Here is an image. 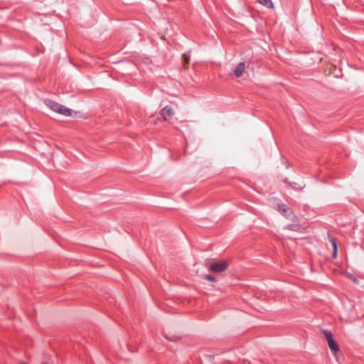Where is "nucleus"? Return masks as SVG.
<instances>
[{"label":"nucleus","instance_id":"obj_3","mask_svg":"<svg viewBox=\"0 0 364 364\" xmlns=\"http://www.w3.org/2000/svg\"><path fill=\"white\" fill-rule=\"evenodd\" d=\"M323 334L324 335V336L328 342L329 348L334 353H336L339 350V347H338V343L333 340L332 333L329 331L323 330Z\"/></svg>","mask_w":364,"mask_h":364},{"label":"nucleus","instance_id":"obj_2","mask_svg":"<svg viewBox=\"0 0 364 364\" xmlns=\"http://www.w3.org/2000/svg\"><path fill=\"white\" fill-rule=\"evenodd\" d=\"M46 105L53 111L61 114L65 116H71L73 111L56 102L52 100H46Z\"/></svg>","mask_w":364,"mask_h":364},{"label":"nucleus","instance_id":"obj_10","mask_svg":"<svg viewBox=\"0 0 364 364\" xmlns=\"http://www.w3.org/2000/svg\"><path fill=\"white\" fill-rule=\"evenodd\" d=\"M205 278L207 280L210 281V282H215V277H213V276H211V275H210V274H206V275H205Z\"/></svg>","mask_w":364,"mask_h":364},{"label":"nucleus","instance_id":"obj_4","mask_svg":"<svg viewBox=\"0 0 364 364\" xmlns=\"http://www.w3.org/2000/svg\"><path fill=\"white\" fill-rule=\"evenodd\" d=\"M174 114L171 107L166 106L161 110V115L164 121L170 119Z\"/></svg>","mask_w":364,"mask_h":364},{"label":"nucleus","instance_id":"obj_7","mask_svg":"<svg viewBox=\"0 0 364 364\" xmlns=\"http://www.w3.org/2000/svg\"><path fill=\"white\" fill-rule=\"evenodd\" d=\"M190 62V55L187 53H183L182 55V65L184 70L188 69Z\"/></svg>","mask_w":364,"mask_h":364},{"label":"nucleus","instance_id":"obj_6","mask_svg":"<svg viewBox=\"0 0 364 364\" xmlns=\"http://www.w3.org/2000/svg\"><path fill=\"white\" fill-rule=\"evenodd\" d=\"M278 210L284 216L289 217L291 214V210L286 205L282 204L278 205Z\"/></svg>","mask_w":364,"mask_h":364},{"label":"nucleus","instance_id":"obj_1","mask_svg":"<svg viewBox=\"0 0 364 364\" xmlns=\"http://www.w3.org/2000/svg\"><path fill=\"white\" fill-rule=\"evenodd\" d=\"M205 266L210 272L213 273H220L225 271L228 269L229 264L226 260H219L213 262L207 261L205 262Z\"/></svg>","mask_w":364,"mask_h":364},{"label":"nucleus","instance_id":"obj_8","mask_svg":"<svg viewBox=\"0 0 364 364\" xmlns=\"http://www.w3.org/2000/svg\"><path fill=\"white\" fill-rule=\"evenodd\" d=\"M257 1L259 4L267 6V8H272L273 7V4H272L271 0H257Z\"/></svg>","mask_w":364,"mask_h":364},{"label":"nucleus","instance_id":"obj_11","mask_svg":"<svg viewBox=\"0 0 364 364\" xmlns=\"http://www.w3.org/2000/svg\"><path fill=\"white\" fill-rule=\"evenodd\" d=\"M21 364H27V363H21Z\"/></svg>","mask_w":364,"mask_h":364},{"label":"nucleus","instance_id":"obj_9","mask_svg":"<svg viewBox=\"0 0 364 364\" xmlns=\"http://www.w3.org/2000/svg\"><path fill=\"white\" fill-rule=\"evenodd\" d=\"M331 241L332 242V245L333 247V257H336V254H337V245H336V240L334 239H331Z\"/></svg>","mask_w":364,"mask_h":364},{"label":"nucleus","instance_id":"obj_5","mask_svg":"<svg viewBox=\"0 0 364 364\" xmlns=\"http://www.w3.org/2000/svg\"><path fill=\"white\" fill-rule=\"evenodd\" d=\"M245 69V63H240L237 67L235 68L234 70V74L236 77H240L242 75Z\"/></svg>","mask_w":364,"mask_h":364}]
</instances>
